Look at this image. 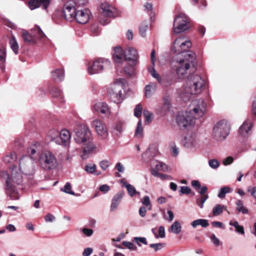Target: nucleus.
<instances>
[{
    "label": "nucleus",
    "instance_id": "423d86ee",
    "mask_svg": "<svg viewBox=\"0 0 256 256\" xmlns=\"http://www.w3.org/2000/svg\"><path fill=\"white\" fill-rule=\"evenodd\" d=\"M110 62L107 58H98L94 60L92 64H88L87 70L90 74L100 73L110 67Z\"/></svg>",
    "mask_w": 256,
    "mask_h": 256
},
{
    "label": "nucleus",
    "instance_id": "37998d69",
    "mask_svg": "<svg viewBox=\"0 0 256 256\" xmlns=\"http://www.w3.org/2000/svg\"><path fill=\"white\" fill-rule=\"evenodd\" d=\"M232 191V189L228 186L222 188L219 191L218 196L220 198H224L226 194L230 193Z\"/></svg>",
    "mask_w": 256,
    "mask_h": 256
},
{
    "label": "nucleus",
    "instance_id": "3c124183",
    "mask_svg": "<svg viewBox=\"0 0 256 256\" xmlns=\"http://www.w3.org/2000/svg\"><path fill=\"white\" fill-rule=\"evenodd\" d=\"M209 166L213 169H216L220 166V163L216 159H211L208 160Z\"/></svg>",
    "mask_w": 256,
    "mask_h": 256
},
{
    "label": "nucleus",
    "instance_id": "c03bdc74",
    "mask_svg": "<svg viewBox=\"0 0 256 256\" xmlns=\"http://www.w3.org/2000/svg\"><path fill=\"white\" fill-rule=\"evenodd\" d=\"M96 166L95 164H86L84 168V170L88 174H95Z\"/></svg>",
    "mask_w": 256,
    "mask_h": 256
},
{
    "label": "nucleus",
    "instance_id": "bf43d9fd",
    "mask_svg": "<svg viewBox=\"0 0 256 256\" xmlns=\"http://www.w3.org/2000/svg\"><path fill=\"white\" fill-rule=\"evenodd\" d=\"M134 240L136 242L139 246H140V244H147L148 242L146 241V239L145 238L142 237H136L134 238Z\"/></svg>",
    "mask_w": 256,
    "mask_h": 256
},
{
    "label": "nucleus",
    "instance_id": "ddd939ff",
    "mask_svg": "<svg viewBox=\"0 0 256 256\" xmlns=\"http://www.w3.org/2000/svg\"><path fill=\"white\" fill-rule=\"evenodd\" d=\"M206 106V103L202 100H195L189 106L188 112L195 118H198L202 116L205 114Z\"/></svg>",
    "mask_w": 256,
    "mask_h": 256
},
{
    "label": "nucleus",
    "instance_id": "49530a36",
    "mask_svg": "<svg viewBox=\"0 0 256 256\" xmlns=\"http://www.w3.org/2000/svg\"><path fill=\"white\" fill-rule=\"evenodd\" d=\"M143 134V128L142 126V124L141 120H139L138 124L136 129L135 132V135L138 138H140L142 136Z\"/></svg>",
    "mask_w": 256,
    "mask_h": 256
},
{
    "label": "nucleus",
    "instance_id": "5fc2aeb1",
    "mask_svg": "<svg viewBox=\"0 0 256 256\" xmlns=\"http://www.w3.org/2000/svg\"><path fill=\"white\" fill-rule=\"evenodd\" d=\"M165 246L163 243L152 244L150 245V247L152 248L155 251H158L162 249Z\"/></svg>",
    "mask_w": 256,
    "mask_h": 256
},
{
    "label": "nucleus",
    "instance_id": "774afa93",
    "mask_svg": "<svg viewBox=\"0 0 256 256\" xmlns=\"http://www.w3.org/2000/svg\"><path fill=\"white\" fill-rule=\"evenodd\" d=\"M82 232L87 236H90L94 233L92 229L84 228L82 230Z\"/></svg>",
    "mask_w": 256,
    "mask_h": 256
},
{
    "label": "nucleus",
    "instance_id": "dca6fc26",
    "mask_svg": "<svg viewBox=\"0 0 256 256\" xmlns=\"http://www.w3.org/2000/svg\"><path fill=\"white\" fill-rule=\"evenodd\" d=\"M182 146L190 151H195L200 148L198 140L194 134H188L182 140Z\"/></svg>",
    "mask_w": 256,
    "mask_h": 256
},
{
    "label": "nucleus",
    "instance_id": "393cba45",
    "mask_svg": "<svg viewBox=\"0 0 256 256\" xmlns=\"http://www.w3.org/2000/svg\"><path fill=\"white\" fill-rule=\"evenodd\" d=\"M94 109L98 113L108 116L110 114V108L106 102H98L94 106Z\"/></svg>",
    "mask_w": 256,
    "mask_h": 256
},
{
    "label": "nucleus",
    "instance_id": "052dcab7",
    "mask_svg": "<svg viewBox=\"0 0 256 256\" xmlns=\"http://www.w3.org/2000/svg\"><path fill=\"white\" fill-rule=\"evenodd\" d=\"M114 130L118 132L121 133L124 130V124L122 122H118L115 124Z\"/></svg>",
    "mask_w": 256,
    "mask_h": 256
},
{
    "label": "nucleus",
    "instance_id": "c9c22d12",
    "mask_svg": "<svg viewBox=\"0 0 256 256\" xmlns=\"http://www.w3.org/2000/svg\"><path fill=\"white\" fill-rule=\"evenodd\" d=\"M9 43L11 49L15 54H17L19 51V46L15 37L12 36V38L10 40Z\"/></svg>",
    "mask_w": 256,
    "mask_h": 256
},
{
    "label": "nucleus",
    "instance_id": "f3484780",
    "mask_svg": "<svg viewBox=\"0 0 256 256\" xmlns=\"http://www.w3.org/2000/svg\"><path fill=\"white\" fill-rule=\"evenodd\" d=\"M125 60L136 65L138 63L139 54L136 49L128 47L125 50Z\"/></svg>",
    "mask_w": 256,
    "mask_h": 256
},
{
    "label": "nucleus",
    "instance_id": "58836bf2",
    "mask_svg": "<svg viewBox=\"0 0 256 256\" xmlns=\"http://www.w3.org/2000/svg\"><path fill=\"white\" fill-rule=\"evenodd\" d=\"M181 228L182 227L180 223L178 221H176L171 226L169 230L175 234H178L181 232Z\"/></svg>",
    "mask_w": 256,
    "mask_h": 256
},
{
    "label": "nucleus",
    "instance_id": "a18cd8bd",
    "mask_svg": "<svg viewBox=\"0 0 256 256\" xmlns=\"http://www.w3.org/2000/svg\"><path fill=\"white\" fill-rule=\"evenodd\" d=\"M82 145H85L84 148L92 152H93L96 148V144L92 142V140H90V142H88L86 144H82Z\"/></svg>",
    "mask_w": 256,
    "mask_h": 256
},
{
    "label": "nucleus",
    "instance_id": "1a4fd4ad",
    "mask_svg": "<svg viewBox=\"0 0 256 256\" xmlns=\"http://www.w3.org/2000/svg\"><path fill=\"white\" fill-rule=\"evenodd\" d=\"M74 140L78 144H84L92 140V132L89 128L84 125L78 126L74 129Z\"/></svg>",
    "mask_w": 256,
    "mask_h": 256
},
{
    "label": "nucleus",
    "instance_id": "f704fd0d",
    "mask_svg": "<svg viewBox=\"0 0 256 256\" xmlns=\"http://www.w3.org/2000/svg\"><path fill=\"white\" fill-rule=\"evenodd\" d=\"M224 210H226V207L224 205L217 204L213 208L212 214L214 216H219Z\"/></svg>",
    "mask_w": 256,
    "mask_h": 256
},
{
    "label": "nucleus",
    "instance_id": "f257e3e1",
    "mask_svg": "<svg viewBox=\"0 0 256 256\" xmlns=\"http://www.w3.org/2000/svg\"><path fill=\"white\" fill-rule=\"evenodd\" d=\"M36 170L34 160L28 156H23L20 159L18 166L12 165L10 166L9 172H0V177L6 180V194L11 200H18L20 197L16 186L22 184L23 175L33 176Z\"/></svg>",
    "mask_w": 256,
    "mask_h": 256
},
{
    "label": "nucleus",
    "instance_id": "4468645a",
    "mask_svg": "<svg viewBox=\"0 0 256 256\" xmlns=\"http://www.w3.org/2000/svg\"><path fill=\"white\" fill-rule=\"evenodd\" d=\"M22 36L26 42L30 44H35L36 38H40L44 41L46 38V36L38 26H36L32 30V34H29L26 30H22Z\"/></svg>",
    "mask_w": 256,
    "mask_h": 256
},
{
    "label": "nucleus",
    "instance_id": "a19ab883",
    "mask_svg": "<svg viewBox=\"0 0 256 256\" xmlns=\"http://www.w3.org/2000/svg\"><path fill=\"white\" fill-rule=\"evenodd\" d=\"M153 154L150 150H148L142 154V158L144 161L146 163L151 162V160H153L152 158Z\"/></svg>",
    "mask_w": 256,
    "mask_h": 256
},
{
    "label": "nucleus",
    "instance_id": "de8ad7c7",
    "mask_svg": "<svg viewBox=\"0 0 256 256\" xmlns=\"http://www.w3.org/2000/svg\"><path fill=\"white\" fill-rule=\"evenodd\" d=\"M16 154L14 152H12L4 156V160L6 163H10L16 158Z\"/></svg>",
    "mask_w": 256,
    "mask_h": 256
},
{
    "label": "nucleus",
    "instance_id": "9d476101",
    "mask_svg": "<svg viewBox=\"0 0 256 256\" xmlns=\"http://www.w3.org/2000/svg\"><path fill=\"white\" fill-rule=\"evenodd\" d=\"M48 136H51L50 140L57 144L66 146L70 144V135L66 130H62L60 134L56 130H52L49 132Z\"/></svg>",
    "mask_w": 256,
    "mask_h": 256
},
{
    "label": "nucleus",
    "instance_id": "79ce46f5",
    "mask_svg": "<svg viewBox=\"0 0 256 256\" xmlns=\"http://www.w3.org/2000/svg\"><path fill=\"white\" fill-rule=\"evenodd\" d=\"M28 153L30 155V156L33 160H34L38 159V155L37 154L38 150L36 146H34L32 147H30L28 150Z\"/></svg>",
    "mask_w": 256,
    "mask_h": 256
},
{
    "label": "nucleus",
    "instance_id": "cd10ccee",
    "mask_svg": "<svg viewBox=\"0 0 256 256\" xmlns=\"http://www.w3.org/2000/svg\"><path fill=\"white\" fill-rule=\"evenodd\" d=\"M124 195V192L121 191V192H118L114 196V198L112 200V204L110 206V211L114 212L116 210Z\"/></svg>",
    "mask_w": 256,
    "mask_h": 256
},
{
    "label": "nucleus",
    "instance_id": "39448f33",
    "mask_svg": "<svg viewBox=\"0 0 256 256\" xmlns=\"http://www.w3.org/2000/svg\"><path fill=\"white\" fill-rule=\"evenodd\" d=\"M38 162L41 168L46 170H54L58 165L55 156L49 151H45L40 154Z\"/></svg>",
    "mask_w": 256,
    "mask_h": 256
},
{
    "label": "nucleus",
    "instance_id": "864d4df0",
    "mask_svg": "<svg viewBox=\"0 0 256 256\" xmlns=\"http://www.w3.org/2000/svg\"><path fill=\"white\" fill-rule=\"evenodd\" d=\"M142 106L140 104L136 105V108L134 109V116L137 118L140 117L142 114Z\"/></svg>",
    "mask_w": 256,
    "mask_h": 256
},
{
    "label": "nucleus",
    "instance_id": "69168bd1",
    "mask_svg": "<svg viewBox=\"0 0 256 256\" xmlns=\"http://www.w3.org/2000/svg\"><path fill=\"white\" fill-rule=\"evenodd\" d=\"M92 152L83 148V150L81 155L82 159L86 160L92 154Z\"/></svg>",
    "mask_w": 256,
    "mask_h": 256
},
{
    "label": "nucleus",
    "instance_id": "a211bd4d",
    "mask_svg": "<svg viewBox=\"0 0 256 256\" xmlns=\"http://www.w3.org/2000/svg\"><path fill=\"white\" fill-rule=\"evenodd\" d=\"M150 164L151 166V172L153 176L159 175V171L168 172L169 170L166 164L156 160H152Z\"/></svg>",
    "mask_w": 256,
    "mask_h": 256
},
{
    "label": "nucleus",
    "instance_id": "680f3d73",
    "mask_svg": "<svg viewBox=\"0 0 256 256\" xmlns=\"http://www.w3.org/2000/svg\"><path fill=\"white\" fill-rule=\"evenodd\" d=\"M110 166V162L108 160H102L100 162V167L104 170H106Z\"/></svg>",
    "mask_w": 256,
    "mask_h": 256
},
{
    "label": "nucleus",
    "instance_id": "09e8293b",
    "mask_svg": "<svg viewBox=\"0 0 256 256\" xmlns=\"http://www.w3.org/2000/svg\"><path fill=\"white\" fill-rule=\"evenodd\" d=\"M61 190L71 195H74V192L72 190V186L70 182H66Z\"/></svg>",
    "mask_w": 256,
    "mask_h": 256
},
{
    "label": "nucleus",
    "instance_id": "ea45409f",
    "mask_svg": "<svg viewBox=\"0 0 256 256\" xmlns=\"http://www.w3.org/2000/svg\"><path fill=\"white\" fill-rule=\"evenodd\" d=\"M130 64V66L124 67V72L128 76H133L136 74V69L134 66L136 65H133L132 63Z\"/></svg>",
    "mask_w": 256,
    "mask_h": 256
},
{
    "label": "nucleus",
    "instance_id": "e2e57ef3",
    "mask_svg": "<svg viewBox=\"0 0 256 256\" xmlns=\"http://www.w3.org/2000/svg\"><path fill=\"white\" fill-rule=\"evenodd\" d=\"M122 244L130 250H136L137 249V248L131 242H124Z\"/></svg>",
    "mask_w": 256,
    "mask_h": 256
},
{
    "label": "nucleus",
    "instance_id": "6e6d98bb",
    "mask_svg": "<svg viewBox=\"0 0 256 256\" xmlns=\"http://www.w3.org/2000/svg\"><path fill=\"white\" fill-rule=\"evenodd\" d=\"M154 236L156 238H164L165 237V230L164 226H160L158 229V234H154Z\"/></svg>",
    "mask_w": 256,
    "mask_h": 256
},
{
    "label": "nucleus",
    "instance_id": "7ed1b4c3",
    "mask_svg": "<svg viewBox=\"0 0 256 256\" xmlns=\"http://www.w3.org/2000/svg\"><path fill=\"white\" fill-rule=\"evenodd\" d=\"M206 82L198 74H190L188 76L184 86V92L190 94H200Z\"/></svg>",
    "mask_w": 256,
    "mask_h": 256
},
{
    "label": "nucleus",
    "instance_id": "4d7b16f0",
    "mask_svg": "<svg viewBox=\"0 0 256 256\" xmlns=\"http://www.w3.org/2000/svg\"><path fill=\"white\" fill-rule=\"evenodd\" d=\"M144 115L145 118V120L146 122H149L152 120V114L151 112L147 110H144Z\"/></svg>",
    "mask_w": 256,
    "mask_h": 256
},
{
    "label": "nucleus",
    "instance_id": "4c0bfd02",
    "mask_svg": "<svg viewBox=\"0 0 256 256\" xmlns=\"http://www.w3.org/2000/svg\"><path fill=\"white\" fill-rule=\"evenodd\" d=\"M149 27V22L148 21H144L142 22L139 28L140 34L142 37H145L146 36V32Z\"/></svg>",
    "mask_w": 256,
    "mask_h": 256
},
{
    "label": "nucleus",
    "instance_id": "a878e982",
    "mask_svg": "<svg viewBox=\"0 0 256 256\" xmlns=\"http://www.w3.org/2000/svg\"><path fill=\"white\" fill-rule=\"evenodd\" d=\"M198 190V192L201 196L200 199L196 200V202L200 208H202L204 207V202L208 198V194H206L208 190V188L206 186H201Z\"/></svg>",
    "mask_w": 256,
    "mask_h": 256
},
{
    "label": "nucleus",
    "instance_id": "338daca9",
    "mask_svg": "<svg viewBox=\"0 0 256 256\" xmlns=\"http://www.w3.org/2000/svg\"><path fill=\"white\" fill-rule=\"evenodd\" d=\"M115 168L118 170V171L120 172H124V165L120 162L116 163L115 166Z\"/></svg>",
    "mask_w": 256,
    "mask_h": 256
},
{
    "label": "nucleus",
    "instance_id": "603ef678",
    "mask_svg": "<svg viewBox=\"0 0 256 256\" xmlns=\"http://www.w3.org/2000/svg\"><path fill=\"white\" fill-rule=\"evenodd\" d=\"M170 148L172 156H177L179 154L178 148L176 146L174 142H172L170 144Z\"/></svg>",
    "mask_w": 256,
    "mask_h": 256
},
{
    "label": "nucleus",
    "instance_id": "f8f14e48",
    "mask_svg": "<svg viewBox=\"0 0 256 256\" xmlns=\"http://www.w3.org/2000/svg\"><path fill=\"white\" fill-rule=\"evenodd\" d=\"M230 130V126L227 122L220 121L213 128V136L218 140H222L228 136Z\"/></svg>",
    "mask_w": 256,
    "mask_h": 256
},
{
    "label": "nucleus",
    "instance_id": "b1692460",
    "mask_svg": "<svg viewBox=\"0 0 256 256\" xmlns=\"http://www.w3.org/2000/svg\"><path fill=\"white\" fill-rule=\"evenodd\" d=\"M148 71L154 78L156 79L158 83L162 86L167 87L170 85V82H168L166 78H162L160 76L155 70L154 66H152L151 68H148Z\"/></svg>",
    "mask_w": 256,
    "mask_h": 256
},
{
    "label": "nucleus",
    "instance_id": "5701e85b",
    "mask_svg": "<svg viewBox=\"0 0 256 256\" xmlns=\"http://www.w3.org/2000/svg\"><path fill=\"white\" fill-rule=\"evenodd\" d=\"M50 0H30L28 2V8L31 10H35L42 6L46 10L49 6Z\"/></svg>",
    "mask_w": 256,
    "mask_h": 256
},
{
    "label": "nucleus",
    "instance_id": "72a5a7b5",
    "mask_svg": "<svg viewBox=\"0 0 256 256\" xmlns=\"http://www.w3.org/2000/svg\"><path fill=\"white\" fill-rule=\"evenodd\" d=\"M192 226L196 228L198 226H201L203 228H206L209 225L208 221L205 219H198L191 223Z\"/></svg>",
    "mask_w": 256,
    "mask_h": 256
},
{
    "label": "nucleus",
    "instance_id": "f03ea898",
    "mask_svg": "<svg viewBox=\"0 0 256 256\" xmlns=\"http://www.w3.org/2000/svg\"><path fill=\"white\" fill-rule=\"evenodd\" d=\"M196 55L193 52H188L187 54H176L172 62V68L176 71L179 78H184L190 70L194 66Z\"/></svg>",
    "mask_w": 256,
    "mask_h": 256
},
{
    "label": "nucleus",
    "instance_id": "aec40b11",
    "mask_svg": "<svg viewBox=\"0 0 256 256\" xmlns=\"http://www.w3.org/2000/svg\"><path fill=\"white\" fill-rule=\"evenodd\" d=\"M90 11L87 8L77 10L76 20L80 24H86L90 19Z\"/></svg>",
    "mask_w": 256,
    "mask_h": 256
},
{
    "label": "nucleus",
    "instance_id": "e433bc0d",
    "mask_svg": "<svg viewBox=\"0 0 256 256\" xmlns=\"http://www.w3.org/2000/svg\"><path fill=\"white\" fill-rule=\"evenodd\" d=\"M230 226H232L236 228V231L240 234H244V228L242 226H240L237 221L230 220L229 222Z\"/></svg>",
    "mask_w": 256,
    "mask_h": 256
},
{
    "label": "nucleus",
    "instance_id": "c85d7f7f",
    "mask_svg": "<svg viewBox=\"0 0 256 256\" xmlns=\"http://www.w3.org/2000/svg\"><path fill=\"white\" fill-rule=\"evenodd\" d=\"M120 183L123 186L126 188L128 194L130 196H134L136 194H140V192L136 191L134 186L128 184L124 179H122L120 180Z\"/></svg>",
    "mask_w": 256,
    "mask_h": 256
},
{
    "label": "nucleus",
    "instance_id": "8fccbe9b",
    "mask_svg": "<svg viewBox=\"0 0 256 256\" xmlns=\"http://www.w3.org/2000/svg\"><path fill=\"white\" fill-rule=\"evenodd\" d=\"M142 203L146 206H147L148 210H151L152 206L148 196H144L142 200Z\"/></svg>",
    "mask_w": 256,
    "mask_h": 256
},
{
    "label": "nucleus",
    "instance_id": "20e7f679",
    "mask_svg": "<svg viewBox=\"0 0 256 256\" xmlns=\"http://www.w3.org/2000/svg\"><path fill=\"white\" fill-rule=\"evenodd\" d=\"M126 80L122 78L116 79L108 88L110 100L115 103H121L124 100V88Z\"/></svg>",
    "mask_w": 256,
    "mask_h": 256
},
{
    "label": "nucleus",
    "instance_id": "0eeeda50",
    "mask_svg": "<svg viewBox=\"0 0 256 256\" xmlns=\"http://www.w3.org/2000/svg\"><path fill=\"white\" fill-rule=\"evenodd\" d=\"M192 46V42L186 36H180L174 40L172 51L176 53L177 54L186 55L188 52H192L188 50Z\"/></svg>",
    "mask_w": 256,
    "mask_h": 256
},
{
    "label": "nucleus",
    "instance_id": "412c9836",
    "mask_svg": "<svg viewBox=\"0 0 256 256\" xmlns=\"http://www.w3.org/2000/svg\"><path fill=\"white\" fill-rule=\"evenodd\" d=\"M112 58L116 63H121L125 61V50L120 46H116L112 50Z\"/></svg>",
    "mask_w": 256,
    "mask_h": 256
},
{
    "label": "nucleus",
    "instance_id": "9b49d317",
    "mask_svg": "<svg viewBox=\"0 0 256 256\" xmlns=\"http://www.w3.org/2000/svg\"><path fill=\"white\" fill-rule=\"evenodd\" d=\"M91 127L94 129L96 135L101 140H106L109 133L106 124L102 120L95 118L92 122Z\"/></svg>",
    "mask_w": 256,
    "mask_h": 256
},
{
    "label": "nucleus",
    "instance_id": "c756f323",
    "mask_svg": "<svg viewBox=\"0 0 256 256\" xmlns=\"http://www.w3.org/2000/svg\"><path fill=\"white\" fill-rule=\"evenodd\" d=\"M52 78L56 81H62L64 78V72L62 68L56 69L52 72Z\"/></svg>",
    "mask_w": 256,
    "mask_h": 256
},
{
    "label": "nucleus",
    "instance_id": "2eb2a0df",
    "mask_svg": "<svg viewBox=\"0 0 256 256\" xmlns=\"http://www.w3.org/2000/svg\"><path fill=\"white\" fill-rule=\"evenodd\" d=\"M195 118L188 111L180 113L176 117V122L180 127L186 128L194 124Z\"/></svg>",
    "mask_w": 256,
    "mask_h": 256
},
{
    "label": "nucleus",
    "instance_id": "4be33fe9",
    "mask_svg": "<svg viewBox=\"0 0 256 256\" xmlns=\"http://www.w3.org/2000/svg\"><path fill=\"white\" fill-rule=\"evenodd\" d=\"M102 14L106 17H114L116 14V9L107 2H104L100 6Z\"/></svg>",
    "mask_w": 256,
    "mask_h": 256
},
{
    "label": "nucleus",
    "instance_id": "7c9ffc66",
    "mask_svg": "<svg viewBox=\"0 0 256 256\" xmlns=\"http://www.w3.org/2000/svg\"><path fill=\"white\" fill-rule=\"evenodd\" d=\"M157 84L154 83H150L145 86V94L146 98H150L156 92Z\"/></svg>",
    "mask_w": 256,
    "mask_h": 256
},
{
    "label": "nucleus",
    "instance_id": "473e14b6",
    "mask_svg": "<svg viewBox=\"0 0 256 256\" xmlns=\"http://www.w3.org/2000/svg\"><path fill=\"white\" fill-rule=\"evenodd\" d=\"M236 210L239 212H241L242 214H247L248 212V209L246 208L244 205V202L242 200H238L236 202Z\"/></svg>",
    "mask_w": 256,
    "mask_h": 256
},
{
    "label": "nucleus",
    "instance_id": "bb28decb",
    "mask_svg": "<svg viewBox=\"0 0 256 256\" xmlns=\"http://www.w3.org/2000/svg\"><path fill=\"white\" fill-rule=\"evenodd\" d=\"M77 10L74 7L66 6L64 10V14L65 18L68 20H72L75 19Z\"/></svg>",
    "mask_w": 256,
    "mask_h": 256
},
{
    "label": "nucleus",
    "instance_id": "2f4dec72",
    "mask_svg": "<svg viewBox=\"0 0 256 256\" xmlns=\"http://www.w3.org/2000/svg\"><path fill=\"white\" fill-rule=\"evenodd\" d=\"M51 94L53 97L56 98L60 102H64L63 94L60 88L56 87L53 88L51 90Z\"/></svg>",
    "mask_w": 256,
    "mask_h": 256
},
{
    "label": "nucleus",
    "instance_id": "0e129e2a",
    "mask_svg": "<svg viewBox=\"0 0 256 256\" xmlns=\"http://www.w3.org/2000/svg\"><path fill=\"white\" fill-rule=\"evenodd\" d=\"M145 10H144L148 12H150V15L152 18V3L147 2L144 5Z\"/></svg>",
    "mask_w": 256,
    "mask_h": 256
},
{
    "label": "nucleus",
    "instance_id": "13d9d810",
    "mask_svg": "<svg viewBox=\"0 0 256 256\" xmlns=\"http://www.w3.org/2000/svg\"><path fill=\"white\" fill-rule=\"evenodd\" d=\"M191 189L186 186H182L180 190V195L182 194H188L191 192Z\"/></svg>",
    "mask_w": 256,
    "mask_h": 256
},
{
    "label": "nucleus",
    "instance_id": "6ab92c4d",
    "mask_svg": "<svg viewBox=\"0 0 256 256\" xmlns=\"http://www.w3.org/2000/svg\"><path fill=\"white\" fill-rule=\"evenodd\" d=\"M252 120L248 118L246 120L239 128L240 134L242 137L248 136L252 134Z\"/></svg>",
    "mask_w": 256,
    "mask_h": 256
},
{
    "label": "nucleus",
    "instance_id": "6e6552de",
    "mask_svg": "<svg viewBox=\"0 0 256 256\" xmlns=\"http://www.w3.org/2000/svg\"><path fill=\"white\" fill-rule=\"evenodd\" d=\"M191 27L189 18L184 14H180L174 18L173 32L178 34L189 30Z\"/></svg>",
    "mask_w": 256,
    "mask_h": 256
}]
</instances>
